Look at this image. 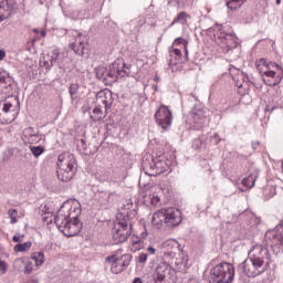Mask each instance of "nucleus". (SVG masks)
I'll list each match as a JSON object with an SVG mask.
<instances>
[{
    "mask_svg": "<svg viewBox=\"0 0 283 283\" xmlns=\"http://www.w3.org/2000/svg\"><path fill=\"white\" fill-rule=\"evenodd\" d=\"M80 216L81 203L78 200L66 201L61 206L55 216V224L66 238H74L83 229V223L78 220Z\"/></svg>",
    "mask_w": 283,
    "mask_h": 283,
    "instance_id": "nucleus-1",
    "label": "nucleus"
},
{
    "mask_svg": "<svg viewBox=\"0 0 283 283\" xmlns=\"http://www.w3.org/2000/svg\"><path fill=\"white\" fill-rule=\"evenodd\" d=\"M182 212L178 208H161L153 214L151 223L155 229H163L167 227L168 229H174L181 224Z\"/></svg>",
    "mask_w": 283,
    "mask_h": 283,
    "instance_id": "nucleus-2",
    "label": "nucleus"
},
{
    "mask_svg": "<svg viewBox=\"0 0 283 283\" xmlns=\"http://www.w3.org/2000/svg\"><path fill=\"white\" fill-rule=\"evenodd\" d=\"M256 70L260 73L262 81L269 87H275L280 85L283 78V67L279 64L269 62L265 59H260L256 61Z\"/></svg>",
    "mask_w": 283,
    "mask_h": 283,
    "instance_id": "nucleus-3",
    "label": "nucleus"
},
{
    "mask_svg": "<svg viewBox=\"0 0 283 283\" xmlns=\"http://www.w3.org/2000/svg\"><path fill=\"white\" fill-rule=\"evenodd\" d=\"M57 178L62 182H70L76 174V157L71 153H62L57 157Z\"/></svg>",
    "mask_w": 283,
    "mask_h": 283,
    "instance_id": "nucleus-4",
    "label": "nucleus"
},
{
    "mask_svg": "<svg viewBox=\"0 0 283 283\" xmlns=\"http://www.w3.org/2000/svg\"><path fill=\"white\" fill-rule=\"evenodd\" d=\"M133 231L134 226L132 224V219H129V216L123 213L117 214L113 228L114 244H123L124 242H127Z\"/></svg>",
    "mask_w": 283,
    "mask_h": 283,
    "instance_id": "nucleus-5",
    "label": "nucleus"
},
{
    "mask_svg": "<svg viewBox=\"0 0 283 283\" xmlns=\"http://www.w3.org/2000/svg\"><path fill=\"white\" fill-rule=\"evenodd\" d=\"M208 35L214 40L217 45L222 48L223 52H229V50H233L238 48V38L233 33H227L222 25H216L208 30Z\"/></svg>",
    "mask_w": 283,
    "mask_h": 283,
    "instance_id": "nucleus-6",
    "label": "nucleus"
},
{
    "mask_svg": "<svg viewBox=\"0 0 283 283\" xmlns=\"http://www.w3.org/2000/svg\"><path fill=\"white\" fill-rule=\"evenodd\" d=\"M96 103H98V105H104V109L105 112H103V108H101V106H96L92 114L90 115L91 120H93V123H98L101 120H105V118L107 117V109H109V107H112V103H114V98H112V92L111 91H99L96 94Z\"/></svg>",
    "mask_w": 283,
    "mask_h": 283,
    "instance_id": "nucleus-7",
    "label": "nucleus"
},
{
    "mask_svg": "<svg viewBox=\"0 0 283 283\" xmlns=\"http://www.w3.org/2000/svg\"><path fill=\"white\" fill-rule=\"evenodd\" d=\"M235 277L233 264L222 262L212 268L210 272V283H231Z\"/></svg>",
    "mask_w": 283,
    "mask_h": 283,
    "instance_id": "nucleus-8",
    "label": "nucleus"
},
{
    "mask_svg": "<svg viewBox=\"0 0 283 283\" xmlns=\"http://www.w3.org/2000/svg\"><path fill=\"white\" fill-rule=\"evenodd\" d=\"M283 227L282 221L275 227L274 230H269L265 233V243L266 247L270 248L274 255H279L283 251V234L277 233Z\"/></svg>",
    "mask_w": 283,
    "mask_h": 283,
    "instance_id": "nucleus-9",
    "label": "nucleus"
},
{
    "mask_svg": "<svg viewBox=\"0 0 283 283\" xmlns=\"http://www.w3.org/2000/svg\"><path fill=\"white\" fill-rule=\"evenodd\" d=\"M70 48L78 56H85V53L88 51L90 38L85 33L75 31L70 39Z\"/></svg>",
    "mask_w": 283,
    "mask_h": 283,
    "instance_id": "nucleus-10",
    "label": "nucleus"
},
{
    "mask_svg": "<svg viewBox=\"0 0 283 283\" xmlns=\"http://www.w3.org/2000/svg\"><path fill=\"white\" fill-rule=\"evenodd\" d=\"M155 120L164 132H167L174 125V113L169 106L161 104L155 113Z\"/></svg>",
    "mask_w": 283,
    "mask_h": 283,
    "instance_id": "nucleus-11",
    "label": "nucleus"
},
{
    "mask_svg": "<svg viewBox=\"0 0 283 283\" xmlns=\"http://www.w3.org/2000/svg\"><path fill=\"white\" fill-rule=\"evenodd\" d=\"M241 266L243 273L248 277H258V275H262V273L268 269L266 265L255 259H252V256L245 259Z\"/></svg>",
    "mask_w": 283,
    "mask_h": 283,
    "instance_id": "nucleus-12",
    "label": "nucleus"
},
{
    "mask_svg": "<svg viewBox=\"0 0 283 283\" xmlns=\"http://www.w3.org/2000/svg\"><path fill=\"white\" fill-rule=\"evenodd\" d=\"M249 256L264 266L269 268L271 256L269 254V248L263 247L261 244H255L249 252Z\"/></svg>",
    "mask_w": 283,
    "mask_h": 283,
    "instance_id": "nucleus-13",
    "label": "nucleus"
},
{
    "mask_svg": "<svg viewBox=\"0 0 283 283\" xmlns=\"http://www.w3.org/2000/svg\"><path fill=\"white\" fill-rule=\"evenodd\" d=\"M230 74H232V78H233L237 87H239V90H242V87L244 90H247V88H249L250 83L255 82V77L249 76L247 73H244L238 69H230Z\"/></svg>",
    "mask_w": 283,
    "mask_h": 283,
    "instance_id": "nucleus-14",
    "label": "nucleus"
},
{
    "mask_svg": "<svg viewBox=\"0 0 283 283\" xmlns=\"http://www.w3.org/2000/svg\"><path fill=\"white\" fill-rule=\"evenodd\" d=\"M129 75V66L127 64L122 63L118 64V62H114L113 64L109 65V69L107 71V76L109 78H113L116 81V78H124V76Z\"/></svg>",
    "mask_w": 283,
    "mask_h": 283,
    "instance_id": "nucleus-15",
    "label": "nucleus"
},
{
    "mask_svg": "<svg viewBox=\"0 0 283 283\" xmlns=\"http://www.w3.org/2000/svg\"><path fill=\"white\" fill-rule=\"evenodd\" d=\"M61 51L59 49H53L51 53L44 54L43 57L40 60V63L46 70H52L54 67V63H61Z\"/></svg>",
    "mask_w": 283,
    "mask_h": 283,
    "instance_id": "nucleus-16",
    "label": "nucleus"
},
{
    "mask_svg": "<svg viewBox=\"0 0 283 283\" xmlns=\"http://www.w3.org/2000/svg\"><path fill=\"white\" fill-rule=\"evenodd\" d=\"M170 271L171 266L169 265V263L165 261L158 263L154 272L155 283H164L165 279L167 277V275H169Z\"/></svg>",
    "mask_w": 283,
    "mask_h": 283,
    "instance_id": "nucleus-17",
    "label": "nucleus"
},
{
    "mask_svg": "<svg viewBox=\"0 0 283 283\" xmlns=\"http://www.w3.org/2000/svg\"><path fill=\"white\" fill-rule=\"evenodd\" d=\"M169 169V163L167 160L155 159L150 164L151 172H147L148 176H160V174H165Z\"/></svg>",
    "mask_w": 283,
    "mask_h": 283,
    "instance_id": "nucleus-18",
    "label": "nucleus"
},
{
    "mask_svg": "<svg viewBox=\"0 0 283 283\" xmlns=\"http://www.w3.org/2000/svg\"><path fill=\"white\" fill-rule=\"evenodd\" d=\"M12 77L6 71H0V92L2 94H12Z\"/></svg>",
    "mask_w": 283,
    "mask_h": 283,
    "instance_id": "nucleus-19",
    "label": "nucleus"
},
{
    "mask_svg": "<svg viewBox=\"0 0 283 283\" xmlns=\"http://www.w3.org/2000/svg\"><path fill=\"white\" fill-rule=\"evenodd\" d=\"M132 254H123L120 258H117L114 274L123 273L132 264Z\"/></svg>",
    "mask_w": 283,
    "mask_h": 283,
    "instance_id": "nucleus-20",
    "label": "nucleus"
},
{
    "mask_svg": "<svg viewBox=\"0 0 283 283\" xmlns=\"http://www.w3.org/2000/svg\"><path fill=\"white\" fill-rule=\"evenodd\" d=\"M14 8V0H0V19H8Z\"/></svg>",
    "mask_w": 283,
    "mask_h": 283,
    "instance_id": "nucleus-21",
    "label": "nucleus"
},
{
    "mask_svg": "<svg viewBox=\"0 0 283 283\" xmlns=\"http://www.w3.org/2000/svg\"><path fill=\"white\" fill-rule=\"evenodd\" d=\"M192 118L198 127H205L207 120H209V115L207 114V111L199 109L192 113Z\"/></svg>",
    "mask_w": 283,
    "mask_h": 283,
    "instance_id": "nucleus-22",
    "label": "nucleus"
},
{
    "mask_svg": "<svg viewBox=\"0 0 283 283\" xmlns=\"http://www.w3.org/2000/svg\"><path fill=\"white\" fill-rule=\"evenodd\" d=\"M161 247L166 249V251H180V243L176 241V239L166 240Z\"/></svg>",
    "mask_w": 283,
    "mask_h": 283,
    "instance_id": "nucleus-23",
    "label": "nucleus"
},
{
    "mask_svg": "<svg viewBox=\"0 0 283 283\" xmlns=\"http://www.w3.org/2000/svg\"><path fill=\"white\" fill-rule=\"evenodd\" d=\"M24 136L28 138L29 143L34 144L39 143L41 140V136L36 133H34L33 127H29L24 130Z\"/></svg>",
    "mask_w": 283,
    "mask_h": 283,
    "instance_id": "nucleus-24",
    "label": "nucleus"
},
{
    "mask_svg": "<svg viewBox=\"0 0 283 283\" xmlns=\"http://www.w3.org/2000/svg\"><path fill=\"white\" fill-rule=\"evenodd\" d=\"M31 260H33L35 266H43V264H45V253L43 251L33 252L31 254Z\"/></svg>",
    "mask_w": 283,
    "mask_h": 283,
    "instance_id": "nucleus-25",
    "label": "nucleus"
},
{
    "mask_svg": "<svg viewBox=\"0 0 283 283\" xmlns=\"http://www.w3.org/2000/svg\"><path fill=\"white\" fill-rule=\"evenodd\" d=\"M189 19V15L187 12L181 11L177 14V17L172 20V22L170 23V28H172V25H176V23H179L180 25H187V20Z\"/></svg>",
    "mask_w": 283,
    "mask_h": 283,
    "instance_id": "nucleus-26",
    "label": "nucleus"
},
{
    "mask_svg": "<svg viewBox=\"0 0 283 283\" xmlns=\"http://www.w3.org/2000/svg\"><path fill=\"white\" fill-rule=\"evenodd\" d=\"M24 266H25V258H18L12 263V269L17 273H22V271H24Z\"/></svg>",
    "mask_w": 283,
    "mask_h": 283,
    "instance_id": "nucleus-27",
    "label": "nucleus"
},
{
    "mask_svg": "<svg viewBox=\"0 0 283 283\" xmlns=\"http://www.w3.org/2000/svg\"><path fill=\"white\" fill-rule=\"evenodd\" d=\"M143 249V241H140L139 237L133 235L130 251L136 253V251H140Z\"/></svg>",
    "mask_w": 283,
    "mask_h": 283,
    "instance_id": "nucleus-28",
    "label": "nucleus"
},
{
    "mask_svg": "<svg viewBox=\"0 0 283 283\" xmlns=\"http://www.w3.org/2000/svg\"><path fill=\"white\" fill-rule=\"evenodd\" d=\"M247 3V0H229L227 1V8L230 10H238V8H242Z\"/></svg>",
    "mask_w": 283,
    "mask_h": 283,
    "instance_id": "nucleus-29",
    "label": "nucleus"
},
{
    "mask_svg": "<svg viewBox=\"0 0 283 283\" xmlns=\"http://www.w3.org/2000/svg\"><path fill=\"white\" fill-rule=\"evenodd\" d=\"M30 249H32V242H30V241L17 244L14 247V251L17 253H25V251H30Z\"/></svg>",
    "mask_w": 283,
    "mask_h": 283,
    "instance_id": "nucleus-30",
    "label": "nucleus"
},
{
    "mask_svg": "<svg viewBox=\"0 0 283 283\" xmlns=\"http://www.w3.org/2000/svg\"><path fill=\"white\" fill-rule=\"evenodd\" d=\"M174 45H184V50H185V60L189 61V50L187 49V40L182 39V38H177L174 42Z\"/></svg>",
    "mask_w": 283,
    "mask_h": 283,
    "instance_id": "nucleus-31",
    "label": "nucleus"
},
{
    "mask_svg": "<svg viewBox=\"0 0 283 283\" xmlns=\"http://www.w3.org/2000/svg\"><path fill=\"white\" fill-rule=\"evenodd\" d=\"M255 176L254 175H250L247 178H244L242 180V185L243 187H247L248 189H253V187H255Z\"/></svg>",
    "mask_w": 283,
    "mask_h": 283,
    "instance_id": "nucleus-32",
    "label": "nucleus"
},
{
    "mask_svg": "<svg viewBox=\"0 0 283 283\" xmlns=\"http://www.w3.org/2000/svg\"><path fill=\"white\" fill-rule=\"evenodd\" d=\"M78 84L73 83L70 85L69 93L72 101H76L78 98Z\"/></svg>",
    "mask_w": 283,
    "mask_h": 283,
    "instance_id": "nucleus-33",
    "label": "nucleus"
},
{
    "mask_svg": "<svg viewBox=\"0 0 283 283\" xmlns=\"http://www.w3.org/2000/svg\"><path fill=\"white\" fill-rule=\"evenodd\" d=\"M29 149L35 158H39V156L45 154V148L43 146H30Z\"/></svg>",
    "mask_w": 283,
    "mask_h": 283,
    "instance_id": "nucleus-34",
    "label": "nucleus"
},
{
    "mask_svg": "<svg viewBox=\"0 0 283 283\" xmlns=\"http://www.w3.org/2000/svg\"><path fill=\"white\" fill-rule=\"evenodd\" d=\"M116 260H118V256L116 254H112L106 256L105 262L106 264H111V272L114 273L116 269Z\"/></svg>",
    "mask_w": 283,
    "mask_h": 283,
    "instance_id": "nucleus-35",
    "label": "nucleus"
},
{
    "mask_svg": "<svg viewBox=\"0 0 283 283\" xmlns=\"http://www.w3.org/2000/svg\"><path fill=\"white\" fill-rule=\"evenodd\" d=\"M32 271H34V264L32 263V261L28 258H24V270L23 273L25 275H30V273H32Z\"/></svg>",
    "mask_w": 283,
    "mask_h": 283,
    "instance_id": "nucleus-36",
    "label": "nucleus"
},
{
    "mask_svg": "<svg viewBox=\"0 0 283 283\" xmlns=\"http://www.w3.org/2000/svg\"><path fill=\"white\" fill-rule=\"evenodd\" d=\"M169 54L176 61H182V51H180V49H174V46H171L169 49Z\"/></svg>",
    "mask_w": 283,
    "mask_h": 283,
    "instance_id": "nucleus-37",
    "label": "nucleus"
},
{
    "mask_svg": "<svg viewBox=\"0 0 283 283\" xmlns=\"http://www.w3.org/2000/svg\"><path fill=\"white\" fill-rule=\"evenodd\" d=\"M8 216L11 220L10 223L17 224V222H18L17 218L19 217V211H17V209H9Z\"/></svg>",
    "mask_w": 283,
    "mask_h": 283,
    "instance_id": "nucleus-38",
    "label": "nucleus"
},
{
    "mask_svg": "<svg viewBox=\"0 0 283 283\" xmlns=\"http://www.w3.org/2000/svg\"><path fill=\"white\" fill-rule=\"evenodd\" d=\"M150 205H153V207H160V197L158 193L155 192L150 195Z\"/></svg>",
    "mask_w": 283,
    "mask_h": 283,
    "instance_id": "nucleus-39",
    "label": "nucleus"
},
{
    "mask_svg": "<svg viewBox=\"0 0 283 283\" xmlns=\"http://www.w3.org/2000/svg\"><path fill=\"white\" fill-rule=\"evenodd\" d=\"M176 255H178V252H176L174 250H166L164 252V258H166L168 260H174V258H176Z\"/></svg>",
    "mask_w": 283,
    "mask_h": 283,
    "instance_id": "nucleus-40",
    "label": "nucleus"
},
{
    "mask_svg": "<svg viewBox=\"0 0 283 283\" xmlns=\"http://www.w3.org/2000/svg\"><path fill=\"white\" fill-rule=\"evenodd\" d=\"M0 273L2 275H6V273H8V263H6V261L0 260Z\"/></svg>",
    "mask_w": 283,
    "mask_h": 283,
    "instance_id": "nucleus-41",
    "label": "nucleus"
},
{
    "mask_svg": "<svg viewBox=\"0 0 283 283\" xmlns=\"http://www.w3.org/2000/svg\"><path fill=\"white\" fill-rule=\"evenodd\" d=\"M192 147L198 150L202 148V139L201 138H196L192 142Z\"/></svg>",
    "mask_w": 283,
    "mask_h": 283,
    "instance_id": "nucleus-42",
    "label": "nucleus"
},
{
    "mask_svg": "<svg viewBox=\"0 0 283 283\" xmlns=\"http://www.w3.org/2000/svg\"><path fill=\"white\" fill-rule=\"evenodd\" d=\"M147 258H148L147 253L142 252V253H139V255L137 258V262L139 264H145V262H147Z\"/></svg>",
    "mask_w": 283,
    "mask_h": 283,
    "instance_id": "nucleus-43",
    "label": "nucleus"
},
{
    "mask_svg": "<svg viewBox=\"0 0 283 283\" xmlns=\"http://www.w3.org/2000/svg\"><path fill=\"white\" fill-rule=\"evenodd\" d=\"M114 200H118V193H116V192H111V193L107 196V201H108V202H114Z\"/></svg>",
    "mask_w": 283,
    "mask_h": 283,
    "instance_id": "nucleus-44",
    "label": "nucleus"
},
{
    "mask_svg": "<svg viewBox=\"0 0 283 283\" xmlns=\"http://www.w3.org/2000/svg\"><path fill=\"white\" fill-rule=\"evenodd\" d=\"M11 107H12V104L4 103L3 107H2V112H4V114H8V112H10Z\"/></svg>",
    "mask_w": 283,
    "mask_h": 283,
    "instance_id": "nucleus-45",
    "label": "nucleus"
},
{
    "mask_svg": "<svg viewBox=\"0 0 283 283\" xmlns=\"http://www.w3.org/2000/svg\"><path fill=\"white\" fill-rule=\"evenodd\" d=\"M147 252H148L150 255H156V248H154V247H148V248H147Z\"/></svg>",
    "mask_w": 283,
    "mask_h": 283,
    "instance_id": "nucleus-46",
    "label": "nucleus"
},
{
    "mask_svg": "<svg viewBox=\"0 0 283 283\" xmlns=\"http://www.w3.org/2000/svg\"><path fill=\"white\" fill-rule=\"evenodd\" d=\"M6 59V51L0 50V61H3Z\"/></svg>",
    "mask_w": 283,
    "mask_h": 283,
    "instance_id": "nucleus-47",
    "label": "nucleus"
},
{
    "mask_svg": "<svg viewBox=\"0 0 283 283\" xmlns=\"http://www.w3.org/2000/svg\"><path fill=\"white\" fill-rule=\"evenodd\" d=\"M12 240H13L14 242H21V237L14 235V237L12 238Z\"/></svg>",
    "mask_w": 283,
    "mask_h": 283,
    "instance_id": "nucleus-48",
    "label": "nucleus"
},
{
    "mask_svg": "<svg viewBox=\"0 0 283 283\" xmlns=\"http://www.w3.org/2000/svg\"><path fill=\"white\" fill-rule=\"evenodd\" d=\"M133 283H143V279L140 277H135Z\"/></svg>",
    "mask_w": 283,
    "mask_h": 283,
    "instance_id": "nucleus-49",
    "label": "nucleus"
},
{
    "mask_svg": "<svg viewBox=\"0 0 283 283\" xmlns=\"http://www.w3.org/2000/svg\"><path fill=\"white\" fill-rule=\"evenodd\" d=\"M187 283H198L196 279H190Z\"/></svg>",
    "mask_w": 283,
    "mask_h": 283,
    "instance_id": "nucleus-50",
    "label": "nucleus"
},
{
    "mask_svg": "<svg viewBox=\"0 0 283 283\" xmlns=\"http://www.w3.org/2000/svg\"><path fill=\"white\" fill-rule=\"evenodd\" d=\"M258 145H260V142H256V143H252V147H258Z\"/></svg>",
    "mask_w": 283,
    "mask_h": 283,
    "instance_id": "nucleus-51",
    "label": "nucleus"
},
{
    "mask_svg": "<svg viewBox=\"0 0 283 283\" xmlns=\"http://www.w3.org/2000/svg\"><path fill=\"white\" fill-rule=\"evenodd\" d=\"M282 3V0H276V6H280Z\"/></svg>",
    "mask_w": 283,
    "mask_h": 283,
    "instance_id": "nucleus-52",
    "label": "nucleus"
},
{
    "mask_svg": "<svg viewBox=\"0 0 283 283\" xmlns=\"http://www.w3.org/2000/svg\"><path fill=\"white\" fill-rule=\"evenodd\" d=\"M46 32L45 31H42L41 32V36H45Z\"/></svg>",
    "mask_w": 283,
    "mask_h": 283,
    "instance_id": "nucleus-53",
    "label": "nucleus"
},
{
    "mask_svg": "<svg viewBox=\"0 0 283 283\" xmlns=\"http://www.w3.org/2000/svg\"><path fill=\"white\" fill-rule=\"evenodd\" d=\"M34 32H35V34H39V29H35Z\"/></svg>",
    "mask_w": 283,
    "mask_h": 283,
    "instance_id": "nucleus-54",
    "label": "nucleus"
},
{
    "mask_svg": "<svg viewBox=\"0 0 283 283\" xmlns=\"http://www.w3.org/2000/svg\"><path fill=\"white\" fill-rule=\"evenodd\" d=\"M81 143H82V145H85V139H82Z\"/></svg>",
    "mask_w": 283,
    "mask_h": 283,
    "instance_id": "nucleus-55",
    "label": "nucleus"
},
{
    "mask_svg": "<svg viewBox=\"0 0 283 283\" xmlns=\"http://www.w3.org/2000/svg\"><path fill=\"white\" fill-rule=\"evenodd\" d=\"M45 213H50V211H45Z\"/></svg>",
    "mask_w": 283,
    "mask_h": 283,
    "instance_id": "nucleus-56",
    "label": "nucleus"
},
{
    "mask_svg": "<svg viewBox=\"0 0 283 283\" xmlns=\"http://www.w3.org/2000/svg\"><path fill=\"white\" fill-rule=\"evenodd\" d=\"M83 149H86L85 146H83Z\"/></svg>",
    "mask_w": 283,
    "mask_h": 283,
    "instance_id": "nucleus-57",
    "label": "nucleus"
},
{
    "mask_svg": "<svg viewBox=\"0 0 283 283\" xmlns=\"http://www.w3.org/2000/svg\"><path fill=\"white\" fill-rule=\"evenodd\" d=\"M240 191H244V190L240 189Z\"/></svg>",
    "mask_w": 283,
    "mask_h": 283,
    "instance_id": "nucleus-58",
    "label": "nucleus"
}]
</instances>
